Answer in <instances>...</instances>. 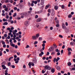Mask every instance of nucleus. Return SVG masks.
Returning <instances> with one entry per match:
<instances>
[{"label": "nucleus", "mask_w": 75, "mask_h": 75, "mask_svg": "<svg viewBox=\"0 0 75 75\" xmlns=\"http://www.w3.org/2000/svg\"><path fill=\"white\" fill-rule=\"evenodd\" d=\"M31 14V11H29L28 12H24L22 13V15H23V16H29L30 14Z\"/></svg>", "instance_id": "f257e3e1"}, {"label": "nucleus", "mask_w": 75, "mask_h": 75, "mask_svg": "<svg viewBox=\"0 0 75 75\" xmlns=\"http://www.w3.org/2000/svg\"><path fill=\"white\" fill-rule=\"evenodd\" d=\"M48 13H51V11H52V16H54L55 14V12L54 10L53 9H52L51 10L50 9H49L48 10Z\"/></svg>", "instance_id": "f03ea898"}, {"label": "nucleus", "mask_w": 75, "mask_h": 75, "mask_svg": "<svg viewBox=\"0 0 75 75\" xmlns=\"http://www.w3.org/2000/svg\"><path fill=\"white\" fill-rule=\"evenodd\" d=\"M45 68L46 70H51V68L48 65H46L45 66Z\"/></svg>", "instance_id": "7ed1b4c3"}, {"label": "nucleus", "mask_w": 75, "mask_h": 75, "mask_svg": "<svg viewBox=\"0 0 75 75\" xmlns=\"http://www.w3.org/2000/svg\"><path fill=\"white\" fill-rule=\"evenodd\" d=\"M30 24V22L29 21H25L24 23V25L25 26H28Z\"/></svg>", "instance_id": "20e7f679"}, {"label": "nucleus", "mask_w": 75, "mask_h": 75, "mask_svg": "<svg viewBox=\"0 0 75 75\" xmlns=\"http://www.w3.org/2000/svg\"><path fill=\"white\" fill-rule=\"evenodd\" d=\"M59 59H60V58H59L58 57H57V59H56V58H54V59L53 61L55 63V61L56 62H58L59 60Z\"/></svg>", "instance_id": "39448f33"}, {"label": "nucleus", "mask_w": 75, "mask_h": 75, "mask_svg": "<svg viewBox=\"0 0 75 75\" xmlns=\"http://www.w3.org/2000/svg\"><path fill=\"white\" fill-rule=\"evenodd\" d=\"M28 65L30 68H31V65H32V66H33V67H34V63L33 62H29L28 63Z\"/></svg>", "instance_id": "423d86ee"}, {"label": "nucleus", "mask_w": 75, "mask_h": 75, "mask_svg": "<svg viewBox=\"0 0 75 75\" xmlns=\"http://www.w3.org/2000/svg\"><path fill=\"white\" fill-rule=\"evenodd\" d=\"M62 28L64 30H66V26H65V25L64 23H62Z\"/></svg>", "instance_id": "0eeeda50"}, {"label": "nucleus", "mask_w": 75, "mask_h": 75, "mask_svg": "<svg viewBox=\"0 0 75 75\" xmlns=\"http://www.w3.org/2000/svg\"><path fill=\"white\" fill-rule=\"evenodd\" d=\"M54 20L56 24H59V20H58V19L57 18H55Z\"/></svg>", "instance_id": "6e6552de"}, {"label": "nucleus", "mask_w": 75, "mask_h": 75, "mask_svg": "<svg viewBox=\"0 0 75 75\" xmlns=\"http://www.w3.org/2000/svg\"><path fill=\"white\" fill-rule=\"evenodd\" d=\"M33 62L34 63H37V59L35 58H34L32 60Z\"/></svg>", "instance_id": "1a4fd4ad"}, {"label": "nucleus", "mask_w": 75, "mask_h": 75, "mask_svg": "<svg viewBox=\"0 0 75 75\" xmlns=\"http://www.w3.org/2000/svg\"><path fill=\"white\" fill-rule=\"evenodd\" d=\"M42 19L41 18H39L37 19L36 20V22L37 23H38L39 22H40L41 21Z\"/></svg>", "instance_id": "9d476101"}, {"label": "nucleus", "mask_w": 75, "mask_h": 75, "mask_svg": "<svg viewBox=\"0 0 75 75\" xmlns=\"http://www.w3.org/2000/svg\"><path fill=\"white\" fill-rule=\"evenodd\" d=\"M42 12V10H40V11H35V14H40V13H41Z\"/></svg>", "instance_id": "9b49d317"}, {"label": "nucleus", "mask_w": 75, "mask_h": 75, "mask_svg": "<svg viewBox=\"0 0 75 75\" xmlns=\"http://www.w3.org/2000/svg\"><path fill=\"white\" fill-rule=\"evenodd\" d=\"M70 44L71 45H72L74 46L75 45V42H72L70 43Z\"/></svg>", "instance_id": "f8f14e48"}, {"label": "nucleus", "mask_w": 75, "mask_h": 75, "mask_svg": "<svg viewBox=\"0 0 75 75\" xmlns=\"http://www.w3.org/2000/svg\"><path fill=\"white\" fill-rule=\"evenodd\" d=\"M44 0H41L40 4L41 5H44Z\"/></svg>", "instance_id": "ddd939ff"}, {"label": "nucleus", "mask_w": 75, "mask_h": 75, "mask_svg": "<svg viewBox=\"0 0 75 75\" xmlns=\"http://www.w3.org/2000/svg\"><path fill=\"white\" fill-rule=\"evenodd\" d=\"M50 7V5L49 4H48L46 6L45 8V9H47V8H48V7Z\"/></svg>", "instance_id": "4468645a"}, {"label": "nucleus", "mask_w": 75, "mask_h": 75, "mask_svg": "<svg viewBox=\"0 0 75 75\" xmlns=\"http://www.w3.org/2000/svg\"><path fill=\"white\" fill-rule=\"evenodd\" d=\"M2 68H3L4 69H6V67L4 65H2Z\"/></svg>", "instance_id": "2eb2a0df"}, {"label": "nucleus", "mask_w": 75, "mask_h": 75, "mask_svg": "<svg viewBox=\"0 0 75 75\" xmlns=\"http://www.w3.org/2000/svg\"><path fill=\"white\" fill-rule=\"evenodd\" d=\"M13 42L10 43L11 46L13 47H15V44H13Z\"/></svg>", "instance_id": "dca6fc26"}, {"label": "nucleus", "mask_w": 75, "mask_h": 75, "mask_svg": "<svg viewBox=\"0 0 75 75\" xmlns=\"http://www.w3.org/2000/svg\"><path fill=\"white\" fill-rule=\"evenodd\" d=\"M19 7L20 8H23L24 6L23 5H20L19 6Z\"/></svg>", "instance_id": "f3484780"}, {"label": "nucleus", "mask_w": 75, "mask_h": 75, "mask_svg": "<svg viewBox=\"0 0 75 75\" xmlns=\"http://www.w3.org/2000/svg\"><path fill=\"white\" fill-rule=\"evenodd\" d=\"M55 67L56 68H57V69H58V70H60V68L57 65H56L55 66Z\"/></svg>", "instance_id": "a211bd4d"}, {"label": "nucleus", "mask_w": 75, "mask_h": 75, "mask_svg": "<svg viewBox=\"0 0 75 75\" xmlns=\"http://www.w3.org/2000/svg\"><path fill=\"white\" fill-rule=\"evenodd\" d=\"M42 25V24H40L39 23H38L36 24V27H38L40 25Z\"/></svg>", "instance_id": "6ab92c4d"}, {"label": "nucleus", "mask_w": 75, "mask_h": 75, "mask_svg": "<svg viewBox=\"0 0 75 75\" xmlns=\"http://www.w3.org/2000/svg\"><path fill=\"white\" fill-rule=\"evenodd\" d=\"M36 37V38H38L39 37H40V34L38 33L36 34L35 35Z\"/></svg>", "instance_id": "aec40b11"}, {"label": "nucleus", "mask_w": 75, "mask_h": 75, "mask_svg": "<svg viewBox=\"0 0 75 75\" xmlns=\"http://www.w3.org/2000/svg\"><path fill=\"white\" fill-rule=\"evenodd\" d=\"M32 39L33 40H36V39H37V38L35 36H33L32 37Z\"/></svg>", "instance_id": "412c9836"}, {"label": "nucleus", "mask_w": 75, "mask_h": 75, "mask_svg": "<svg viewBox=\"0 0 75 75\" xmlns=\"http://www.w3.org/2000/svg\"><path fill=\"white\" fill-rule=\"evenodd\" d=\"M51 72L52 73H54V72H55V69H52L51 70Z\"/></svg>", "instance_id": "4be33fe9"}, {"label": "nucleus", "mask_w": 75, "mask_h": 75, "mask_svg": "<svg viewBox=\"0 0 75 75\" xmlns=\"http://www.w3.org/2000/svg\"><path fill=\"white\" fill-rule=\"evenodd\" d=\"M67 50L68 51H72V49L71 48H70L69 47H68L67 48Z\"/></svg>", "instance_id": "5701e85b"}, {"label": "nucleus", "mask_w": 75, "mask_h": 75, "mask_svg": "<svg viewBox=\"0 0 75 75\" xmlns=\"http://www.w3.org/2000/svg\"><path fill=\"white\" fill-rule=\"evenodd\" d=\"M54 9L56 10H58V6H54Z\"/></svg>", "instance_id": "b1692460"}, {"label": "nucleus", "mask_w": 75, "mask_h": 75, "mask_svg": "<svg viewBox=\"0 0 75 75\" xmlns=\"http://www.w3.org/2000/svg\"><path fill=\"white\" fill-rule=\"evenodd\" d=\"M9 32H10V33H8V35H11L12 30H10V31H9Z\"/></svg>", "instance_id": "393cba45"}, {"label": "nucleus", "mask_w": 75, "mask_h": 75, "mask_svg": "<svg viewBox=\"0 0 75 75\" xmlns=\"http://www.w3.org/2000/svg\"><path fill=\"white\" fill-rule=\"evenodd\" d=\"M52 47H50L48 50V51H49V52H51V51H52Z\"/></svg>", "instance_id": "a878e982"}, {"label": "nucleus", "mask_w": 75, "mask_h": 75, "mask_svg": "<svg viewBox=\"0 0 75 75\" xmlns=\"http://www.w3.org/2000/svg\"><path fill=\"white\" fill-rule=\"evenodd\" d=\"M8 25V23L6 22H4V23L3 24V25Z\"/></svg>", "instance_id": "bb28decb"}, {"label": "nucleus", "mask_w": 75, "mask_h": 75, "mask_svg": "<svg viewBox=\"0 0 75 75\" xmlns=\"http://www.w3.org/2000/svg\"><path fill=\"white\" fill-rule=\"evenodd\" d=\"M4 10H5L6 12L8 11V8L6 7V8H5Z\"/></svg>", "instance_id": "cd10ccee"}, {"label": "nucleus", "mask_w": 75, "mask_h": 75, "mask_svg": "<svg viewBox=\"0 0 75 75\" xmlns=\"http://www.w3.org/2000/svg\"><path fill=\"white\" fill-rule=\"evenodd\" d=\"M1 42L2 43V44L3 45H5L6 44V42H4V40L2 41Z\"/></svg>", "instance_id": "c85d7f7f"}, {"label": "nucleus", "mask_w": 75, "mask_h": 75, "mask_svg": "<svg viewBox=\"0 0 75 75\" xmlns=\"http://www.w3.org/2000/svg\"><path fill=\"white\" fill-rule=\"evenodd\" d=\"M71 62H68V66H71Z\"/></svg>", "instance_id": "c756f323"}, {"label": "nucleus", "mask_w": 75, "mask_h": 75, "mask_svg": "<svg viewBox=\"0 0 75 75\" xmlns=\"http://www.w3.org/2000/svg\"><path fill=\"white\" fill-rule=\"evenodd\" d=\"M12 58H13V57L12 56L10 57L8 59L9 61H10V60H11V59H12Z\"/></svg>", "instance_id": "7c9ffc66"}, {"label": "nucleus", "mask_w": 75, "mask_h": 75, "mask_svg": "<svg viewBox=\"0 0 75 75\" xmlns=\"http://www.w3.org/2000/svg\"><path fill=\"white\" fill-rule=\"evenodd\" d=\"M11 67H12V68H15V66L14 65H11Z\"/></svg>", "instance_id": "2f4dec72"}, {"label": "nucleus", "mask_w": 75, "mask_h": 75, "mask_svg": "<svg viewBox=\"0 0 75 75\" xmlns=\"http://www.w3.org/2000/svg\"><path fill=\"white\" fill-rule=\"evenodd\" d=\"M70 71H75V67H73L70 70Z\"/></svg>", "instance_id": "473e14b6"}, {"label": "nucleus", "mask_w": 75, "mask_h": 75, "mask_svg": "<svg viewBox=\"0 0 75 75\" xmlns=\"http://www.w3.org/2000/svg\"><path fill=\"white\" fill-rule=\"evenodd\" d=\"M68 17L69 18H71L72 17V15H71L70 14H69L68 16Z\"/></svg>", "instance_id": "72a5a7b5"}, {"label": "nucleus", "mask_w": 75, "mask_h": 75, "mask_svg": "<svg viewBox=\"0 0 75 75\" xmlns=\"http://www.w3.org/2000/svg\"><path fill=\"white\" fill-rule=\"evenodd\" d=\"M55 51H56V52H60V51L59 50H58V49H56L55 50Z\"/></svg>", "instance_id": "f704fd0d"}, {"label": "nucleus", "mask_w": 75, "mask_h": 75, "mask_svg": "<svg viewBox=\"0 0 75 75\" xmlns=\"http://www.w3.org/2000/svg\"><path fill=\"white\" fill-rule=\"evenodd\" d=\"M3 21H4V22H5V21H7V20H6V19L5 18H3Z\"/></svg>", "instance_id": "c9c22d12"}, {"label": "nucleus", "mask_w": 75, "mask_h": 75, "mask_svg": "<svg viewBox=\"0 0 75 75\" xmlns=\"http://www.w3.org/2000/svg\"><path fill=\"white\" fill-rule=\"evenodd\" d=\"M59 37L61 38H63V36H62V35H59Z\"/></svg>", "instance_id": "e433bc0d"}, {"label": "nucleus", "mask_w": 75, "mask_h": 75, "mask_svg": "<svg viewBox=\"0 0 75 75\" xmlns=\"http://www.w3.org/2000/svg\"><path fill=\"white\" fill-rule=\"evenodd\" d=\"M1 64V65H6V62H4Z\"/></svg>", "instance_id": "4c0bfd02"}, {"label": "nucleus", "mask_w": 75, "mask_h": 75, "mask_svg": "<svg viewBox=\"0 0 75 75\" xmlns=\"http://www.w3.org/2000/svg\"><path fill=\"white\" fill-rule=\"evenodd\" d=\"M71 54V52L70 51H69L68 53V55H70Z\"/></svg>", "instance_id": "58836bf2"}, {"label": "nucleus", "mask_w": 75, "mask_h": 75, "mask_svg": "<svg viewBox=\"0 0 75 75\" xmlns=\"http://www.w3.org/2000/svg\"><path fill=\"white\" fill-rule=\"evenodd\" d=\"M22 16H21V18H24V16H24V15H22V13L21 14Z\"/></svg>", "instance_id": "ea45409f"}, {"label": "nucleus", "mask_w": 75, "mask_h": 75, "mask_svg": "<svg viewBox=\"0 0 75 75\" xmlns=\"http://www.w3.org/2000/svg\"><path fill=\"white\" fill-rule=\"evenodd\" d=\"M3 8H6V5H4L3 6Z\"/></svg>", "instance_id": "a19ab883"}, {"label": "nucleus", "mask_w": 75, "mask_h": 75, "mask_svg": "<svg viewBox=\"0 0 75 75\" xmlns=\"http://www.w3.org/2000/svg\"><path fill=\"white\" fill-rule=\"evenodd\" d=\"M16 15H17V13H14V15H13V17H16Z\"/></svg>", "instance_id": "79ce46f5"}, {"label": "nucleus", "mask_w": 75, "mask_h": 75, "mask_svg": "<svg viewBox=\"0 0 75 75\" xmlns=\"http://www.w3.org/2000/svg\"><path fill=\"white\" fill-rule=\"evenodd\" d=\"M56 26L57 27H59V25L58 24L56 25Z\"/></svg>", "instance_id": "37998d69"}, {"label": "nucleus", "mask_w": 75, "mask_h": 75, "mask_svg": "<svg viewBox=\"0 0 75 75\" xmlns=\"http://www.w3.org/2000/svg\"><path fill=\"white\" fill-rule=\"evenodd\" d=\"M4 36L5 38H6L7 37V34H5L4 35Z\"/></svg>", "instance_id": "c03bdc74"}, {"label": "nucleus", "mask_w": 75, "mask_h": 75, "mask_svg": "<svg viewBox=\"0 0 75 75\" xmlns=\"http://www.w3.org/2000/svg\"><path fill=\"white\" fill-rule=\"evenodd\" d=\"M35 18H37L38 17V15H36L35 16Z\"/></svg>", "instance_id": "a18cd8bd"}, {"label": "nucleus", "mask_w": 75, "mask_h": 75, "mask_svg": "<svg viewBox=\"0 0 75 75\" xmlns=\"http://www.w3.org/2000/svg\"><path fill=\"white\" fill-rule=\"evenodd\" d=\"M17 54L18 55H20V52H17Z\"/></svg>", "instance_id": "49530a36"}, {"label": "nucleus", "mask_w": 75, "mask_h": 75, "mask_svg": "<svg viewBox=\"0 0 75 75\" xmlns=\"http://www.w3.org/2000/svg\"><path fill=\"white\" fill-rule=\"evenodd\" d=\"M2 55H3L2 52L0 51V56H2Z\"/></svg>", "instance_id": "de8ad7c7"}, {"label": "nucleus", "mask_w": 75, "mask_h": 75, "mask_svg": "<svg viewBox=\"0 0 75 75\" xmlns=\"http://www.w3.org/2000/svg\"><path fill=\"white\" fill-rule=\"evenodd\" d=\"M6 52H9V50L8 49H6Z\"/></svg>", "instance_id": "09e8293b"}, {"label": "nucleus", "mask_w": 75, "mask_h": 75, "mask_svg": "<svg viewBox=\"0 0 75 75\" xmlns=\"http://www.w3.org/2000/svg\"><path fill=\"white\" fill-rule=\"evenodd\" d=\"M8 18H9V16L8 15H6V19H8Z\"/></svg>", "instance_id": "8fccbe9b"}, {"label": "nucleus", "mask_w": 75, "mask_h": 75, "mask_svg": "<svg viewBox=\"0 0 75 75\" xmlns=\"http://www.w3.org/2000/svg\"><path fill=\"white\" fill-rule=\"evenodd\" d=\"M55 52H52L51 53V55H53L54 54H55Z\"/></svg>", "instance_id": "3c124183"}, {"label": "nucleus", "mask_w": 75, "mask_h": 75, "mask_svg": "<svg viewBox=\"0 0 75 75\" xmlns=\"http://www.w3.org/2000/svg\"><path fill=\"white\" fill-rule=\"evenodd\" d=\"M38 39L39 40H42V37H39L38 38Z\"/></svg>", "instance_id": "603ef678"}, {"label": "nucleus", "mask_w": 75, "mask_h": 75, "mask_svg": "<svg viewBox=\"0 0 75 75\" xmlns=\"http://www.w3.org/2000/svg\"><path fill=\"white\" fill-rule=\"evenodd\" d=\"M8 66H10L11 65V63L10 62H8Z\"/></svg>", "instance_id": "864d4df0"}, {"label": "nucleus", "mask_w": 75, "mask_h": 75, "mask_svg": "<svg viewBox=\"0 0 75 75\" xmlns=\"http://www.w3.org/2000/svg\"><path fill=\"white\" fill-rule=\"evenodd\" d=\"M14 10H17V8L16 7H15L14 8Z\"/></svg>", "instance_id": "5fc2aeb1"}, {"label": "nucleus", "mask_w": 75, "mask_h": 75, "mask_svg": "<svg viewBox=\"0 0 75 75\" xmlns=\"http://www.w3.org/2000/svg\"><path fill=\"white\" fill-rule=\"evenodd\" d=\"M29 47H30V46L28 45L26 46V47H25V48H29Z\"/></svg>", "instance_id": "6e6d98bb"}, {"label": "nucleus", "mask_w": 75, "mask_h": 75, "mask_svg": "<svg viewBox=\"0 0 75 75\" xmlns=\"http://www.w3.org/2000/svg\"><path fill=\"white\" fill-rule=\"evenodd\" d=\"M7 30H8L9 31H10V30H11L10 29V28L8 27L7 28Z\"/></svg>", "instance_id": "4d7b16f0"}, {"label": "nucleus", "mask_w": 75, "mask_h": 75, "mask_svg": "<svg viewBox=\"0 0 75 75\" xmlns=\"http://www.w3.org/2000/svg\"><path fill=\"white\" fill-rule=\"evenodd\" d=\"M15 48L17 49L18 48V46H17V45H16L15 46Z\"/></svg>", "instance_id": "13d9d810"}, {"label": "nucleus", "mask_w": 75, "mask_h": 75, "mask_svg": "<svg viewBox=\"0 0 75 75\" xmlns=\"http://www.w3.org/2000/svg\"><path fill=\"white\" fill-rule=\"evenodd\" d=\"M38 42L37 41H35V42H34V44H38Z\"/></svg>", "instance_id": "bf43d9fd"}, {"label": "nucleus", "mask_w": 75, "mask_h": 75, "mask_svg": "<svg viewBox=\"0 0 75 75\" xmlns=\"http://www.w3.org/2000/svg\"><path fill=\"white\" fill-rule=\"evenodd\" d=\"M14 58H17V56L16 54L14 55Z\"/></svg>", "instance_id": "052dcab7"}, {"label": "nucleus", "mask_w": 75, "mask_h": 75, "mask_svg": "<svg viewBox=\"0 0 75 75\" xmlns=\"http://www.w3.org/2000/svg\"><path fill=\"white\" fill-rule=\"evenodd\" d=\"M65 25H66V26H68V23L67 22H66L65 23Z\"/></svg>", "instance_id": "680f3d73"}, {"label": "nucleus", "mask_w": 75, "mask_h": 75, "mask_svg": "<svg viewBox=\"0 0 75 75\" xmlns=\"http://www.w3.org/2000/svg\"><path fill=\"white\" fill-rule=\"evenodd\" d=\"M62 49H64L65 48V45H63L62 47Z\"/></svg>", "instance_id": "e2e57ef3"}, {"label": "nucleus", "mask_w": 75, "mask_h": 75, "mask_svg": "<svg viewBox=\"0 0 75 75\" xmlns=\"http://www.w3.org/2000/svg\"><path fill=\"white\" fill-rule=\"evenodd\" d=\"M3 47L4 48H6V45L4 44L3 45Z\"/></svg>", "instance_id": "0e129e2a"}, {"label": "nucleus", "mask_w": 75, "mask_h": 75, "mask_svg": "<svg viewBox=\"0 0 75 75\" xmlns=\"http://www.w3.org/2000/svg\"><path fill=\"white\" fill-rule=\"evenodd\" d=\"M16 60L18 61L20 60V58L19 57H17L16 59Z\"/></svg>", "instance_id": "69168bd1"}, {"label": "nucleus", "mask_w": 75, "mask_h": 75, "mask_svg": "<svg viewBox=\"0 0 75 75\" xmlns=\"http://www.w3.org/2000/svg\"><path fill=\"white\" fill-rule=\"evenodd\" d=\"M54 45V48H57V45Z\"/></svg>", "instance_id": "338daca9"}, {"label": "nucleus", "mask_w": 75, "mask_h": 75, "mask_svg": "<svg viewBox=\"0 0 75 75\" xmlns=\"http://www.w3.org/2000/svg\"><path fill=\"white\" fill-rule=\"evenodd\" d=\"M10 12L11 13H13L14 12V10H13V9H12L11 10Z\"/></svg>", "instance_id": "774afa93"}]
</instances>
